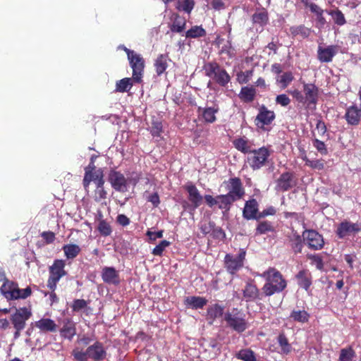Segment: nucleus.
I'll return each instance as SVG.
<instances>
[{
  "label": "nucleus",
  "instance_id": "f257e3e1",
  "mask_svg": "<svg viewBox=\"0 0 361 361\" xmlns=\"http://www.w3.org/2000/svg\"><path fill=\"white\" fill-rule=\"evenodd\" d=\"M267 279L262 290L267 296L272 295L276 293H280L286 287V281L281 274L274 269H269L262 274Z\"/></svg>",
  "mask_w": 361,
  "mask_h": 361
},
{
  "label": "nucleus",
  "instance_id": "f03ea898",
  "mask_svg": "<svg viewBox=\"0 0 361 361\" xmlns=\"http://www.w3.org/2000/svg\"><path fill=\"white\" fill-rule=\"evenodd\" d=\"M224 320L228 327L238 333H243L248 328L245 314L237 308L228 311L224 314Z\"/></svg>",
  "mask_w": 361,
  "mask_h": 361
},
{
  "label": "nucleus",
  "instance_id": "7ed1b4c3",
  "mask_svg": "<svg viewBox=\"0 0 361 361\" xmlns=\"http://www.w3.org/2000/svg\"><path fill=\"white\" fill-rule=\"evenodd\" d=\"M204 70L207 76L213 80L222 87H225L231 80V77L226 71L216 62H209L204 66Z\"/></svg>",
  "mask_w": 361,
  "mask_h": 361
},
{
  "label": "nucleus",
  "instance_id": "20e7f679",
  "mask_svg": "<svg viewBox=\"0 0 361 361\" xmlns=\"http://www.w3.org/2000/svg\"><path fill=\"white\" fill-rule=\"evenodd\" d=\"M128 59L133 69V80L137 83L142 81L145 61L143 58L130 49L126 50Z\"/></svg>",
  "mask_w": 361,
  "mask_h": 361
},
{
  "label": "nucleus",
  "instance_id": "39448f33",
  "mask_svg": "<svg viewBox=\"0 0 361 361\" xmlns=\"http://www.w3.org/2000/svg\"><path fill=\"white\" fill-rule=\"evenodd\" d=\"M269 155V151L264 147L252 149L247 155V161L253 170L259 169L264 165Z\"/></svg>",
  "mask_w": 361,
  "mask_h": 361
},
{
  "label": "nucleus",
  "instance_id": "423d86ee",
  "mask_svg": "<svg viewBox=\"0 0 361 361\" xmlns=\"http://www.w3.org/2000/svg\"><path fill=\"white\" fill-rule=\"evenodd\" d=\"M65 263L63 260L56 259L49 268V277L48 279V288L54 290L56 287V283L59 279L66 274L64 270Z\"/></svg>",
  "mask_w": 361,
  "mask_h": 361
},
{
  "label": "nucleus",
  "instance_id": "0eeeda50",
  "mask_svg": "<svg viewBox=\"0 0 361 361\" xmlns=\"http://www.w3.org/2000/svg\"><path fill=\"white\" fill-rule=\"evenodd\" d=\"M32 313L26 307L16 309V312L12 314L11 321L16 330H23L25 326L26 321L31 317Z\"/></svg>",
  "mask_w": 361,
  "mask_h": 361
},
{
  "label": "nucleus",
  "instance_id": "6e6552de",
  "mask_svg": "<svg viewBox=\"0 0 361 361\" xmlns=\"http://www.w3.org/2000/svg\"><path fill=\"white\" fill-rule=\"evenodd\" d=\"M109 181L116 191L125 192L128 190V181L124 176L118 171H111L109 174Z\"/></svg>",
  "mask_w": 361,
  "mask_h": 361
},
{
  "label": "nucleus",
  "instance_id": "1a4fd4ad",
  "mask_svg": "<svg viewBox=\"0 0 361 361\" xmlns=\"http://www.w3.org/2000/svg\"><path fill=\"white\" fill-rule=\"evenodd\" d=\"M304 240H306L308 245L313 250H321L324 246L322 236L314 230H305L302 233Z\"/></svg>",
  "mask_w": 361,
  "mask_h": 361
},
{
  "label": "nucleus",
  "instance_id": "9d476101",
  "mask_svg": "<svg viewBox=\"0 0 361 361\" xmlns=\"http://www.w3.org/2000/svg\"><path fill=\"white\" fill-rule=\"evenodd\" d=\"M275 118V114L273 111H269L262 105L259 109V114L255 118L256 126L263 128L265 125L270 124Z\"/></svg>",
  "mask_w": 361,
  "mask_h": 361
},
{
  "label": "nucleus",
  "instance_id": "9b49d317",
  "mask_svg": "<svg viewBox=\"0 0 361 361\" xmlns=\"http://www.w3.org/2000/svg\"><path fill=\"white\" fill-rule=\"evenodd\" d=\"M87 354L89 358L94 361H102L106 356V352L104 345L100 342H95L87 348Z\"/></svg>",
  "mask_w": 361,
  "mask_h": 361
},
{
  "label": "nucleus",
  "instance_id": "f8f14e48",
  "mask_svg": "<svg viewBox=\"0 0 361 361\" xmlns=\"http://www.w3.org/2000/svg\"><path fill=\"white\" fill-rule=\"evenodd\" d=\"M338 53V46L330 45L327 47L319 46L317 51V58L322 63L331 62L334 56Z\"/></svg>",
  "mask_w": 361,
  "mask_h": 361
},
{
  "label": "nucleus",
  "instance_id": "ddd939ff",
  "mask_svg": "<svg viewBox=\"0 0 361 361\" xmlns=\"http://www.w3.org/2000/svg\"><path fill=\"white\" fill-rule=\"evenodd\" d=\"M228 194H231L235 200H238L243 197L245 191L240 178H233L229 180Z\"/></svg>",
  "mask_w": 361,
  "mask_h": 361
},
{
  "label": "nucleus",
  "instance_id": "4468645a",
  "mask_svg": "<svg viewBox=\"0 0 361 361\" xmlns=\"http://www.w3.org/2000/svg\"><path fill=\"white\" fill-rule=\"evenodd\" d=\"M258 203L255 199H252L245 202L243 211V216L245 219H258Z\"/></svg>",
  "mask_w": 361,
  "mask_h": 361
},
{
  "label": "nucleus",
  "instance_id": "2eb2a0df",
  "mask_svg": "<svg viewBox=\"0 0 361 361\" xmlns=\"http://www.w3.org/2000/svg\"><path fill=\"white\" fill-rule=\"evenodd\" d=\"M295 182L293 175L288 172L283 173L276 180V189L281 191H286L293 188Z\"/></svg>",
  "mask_w": 361,
  "mask_h": 361
},
{
  "label": "nucleus",
  "instance_id": "dca6fc26",
  "mask_svg": "<svg viewBox=\"0 0 361 361\" xmlns=\"http://www.w3.org/2000/svg\"><path fill=\"white\" fill-rule=\"evenodd\" d=\"M185 189L189 194L188 199L192 204L194 209L197 208L202 202V196L200 194L196 186L192 183L185 185Z\"/></svg>",
  "mask_w": 361,
  "mask_h": 361
},
{
  "label": "nucleus",
  "instance_id": "f3484780",
  "mask_svg": "<svg viewBox=\"0 0 361 361\" xmlns=\"http://www.w3.org/2000/svg\"><path fill=\"white\" fill-rule=\"evenodd\" d=\"M102 278L106 283L118 285L120 283L118 273L114 267L103 268Z\"/></svg>",
  "mask_w": 361,
  "mask_h": 361
},
{
  "label": "nucleus",
  "instance_id": "a211bd4d",
  "mask_svg": "<svg viewBox=\"0 0 361 361\" xmlns=\"http://www.w3.org/2000/svg\"><path fill=\"white\" fill-rule=\"evenodd\" d=\"M360 227L356 224H351L350 222H342L337 228L336 233L340 238L350 235L353 233H356L360 231Z\"/></svg>",
  "mask_w": 361,
  "mask_h": 361
},
{
  "label": "nucleus",
  "instance_id": "6ab92c4d",
  "mask_svg": "<svg viewBox=\"0 0 361 361\" xmlns=\"http://www.w3.org/2000/svg\"><path fill=\"white\" fill-rule=\"evenodd\" d=\"M224 261L227 271L231 274H234L243 267V263H241L240 260H238L235 256L230 254L226 255Z\"/></svg>",
  "mask_w": 361,
  "mask_h": 361
},
{
  "label": "nucleus",
  "instance_id": "aec40b11",
  "mask_svg": "<svg viewBox=\"0 0 361 361\" xmlns=\"http://www.w3.org/2000/svg\"><path fill=\"white\" fill-rule=\"evenodd\" d=\"M303 91L308 104H315L318 97V88L314 84H305Z\"/></svg>",
  "mask_w": 361,
  "mask_h": 361
},
{
  "label": "nucleus",
  "instance_id": "412c9836",
  "mask_svg": "<svg viewBox=\"0 0 361 361\" xmlns=\"http://www.w3.org/2000/svg\"><path fill=\"white\" fill-rule=\"evenodd\" d=\"M32 293L31 288L27 287L25 289H20L18 287L13 289L12 291L5 293L7 300H17L19 298L25 299Z\"/></svg>",
  "mask_w": 361,
  "mask_h": 361
},
{
  "label": "nucleus",
  "instance_id": "4be33fe9",
  "mask_svg": "<svg viewBox=\"0 0 361 361\" xmlns=\"http://www.w3.org/2000/svg\"><path fill=\"white\" fill-rule=\"evenodd\" d=\"M224 307L219 304L210 305L207 309V319L210 324H212L214 321L224 314Z\"/></svg>",
  "mask_w": 361,
  "mask_h": 361
},
{
  "label": "nucleus",
  "instance_id": "5701e85b",
  "mask_svg": "<svg viewBox=\"0 0 361 361\" xmlns=\"http://www.w3.org/2000/svg\"><path fill=\"white\" fill-rule=\"evenodd\" d=\"M35 326L43 332H55L57 327L54 321L47 318H43L36 322Z\"/></svg>",
  "mask_w": 361,
  "mask_h": 361
},
{
  "label": "nucleus",
  "instance_id": "b1692460",
  "mask_svg": "<svg viewBox=\"0 0 361 361\" xmlns=\"http://www.w3.org/2000/svg\"><path fill=\"white\" fill-rule=\"evenodd\" d=\"M345 117L349 124L357 125L361 117L360 111L357 107L351 106L347 109Z\"/></svg>",
  "mask_w": 361,
  "mask_h": 361
},
{
  "label": "nucleus",
  "instance_id": "393cba45",
  "mask_svg": "<svg viewBox=\"0 0 361 361\" xmlns=\"http://www.w3.org/2000/svg\"><path fill=\"white\" fill-rule=\"evenodd\" d=\"M259 295V290L252 282H247L243 290V296L246 301H252L255 300Z\"/></svg>",
  "mask_w": 361,
  "mask_h": 361
},
{
  "label": "nucleus",
  "instance_id": "a878e982",
  "mask_svg": "<svg viewBox=\"0 0 361 361\" xmlns=\"http://www.w3.org/2000/svg\"><path fill=\"white\" fill-rule=\"evenodd\" d=\"M185 305L193 308H202L207 302V300L202 297L190 296L185 300Z\"/></svg>",
  "mask_w": 361,
  "mask_h": 361
},
{
  "label": "nucleus",
  "instance_id": "bb28decb",
  "mask_svg": "<svg viewBox=\"0 0 361 361\" xmlns=\"http://www.w3.org/2000/svg\"><path fill=\"white\" fill-rule=\"evenodd\" d=\"M256 90L252 87H243L239 94L240 99L245 102H251L255 99Z\"/></svg>",
  "mask_w": 361,
  "mask_h": 361
},
{
  "label": "nucleus",
  "instance_id": "cd10ccee",
  "mask_svg": "<svg viewBox=\"0 0 361 361\" xmlns=\"http://www.w3.org/2000/svg\"><path fill=\"white\" fill-rule=\"evenodd\" d=\"M103 216L101 212L98 213L97 220L99 221L97 229L100 234L103 236L110 235L112 230L111 227L108 222L102 219Z\"/></svg>",
  "mask_w": 361,
  "mask_h": 361
},
{
  "label": "nucleus",
  "instance_id": "c85d7f7f",
  "mask_svg": "<svg viewBox=\"0 0 361 361\" xmlns=\"http://www.w3.org/2000/svg\"><path fill=\"white\" fill-rule=\"evenodd\" d=\"M235 201L231 194L218 195V205L220 209H225L228 211Z\"/></svg>",
  "mask_w": 361,
  "mask_h": 361
},
{
  "label": "nucleus",
  "instance_id": "c756f323",
  "mask_svg": "<svg viewBox=\"0 0 361 361\" xmlns=\"http://www.w3.org/2000/svg\"><path fill=\"white\" fill-rule=\"evenodd\" d=\"M235 147L244 154H249L252 149L247 140L240 137L233 141Z\"/></svg>",
  "mask_w": 361,
  "mask_h": 361
},
{
  "label": "nucleus",
  "instance_id": "7c9ffc66",
  "mask_svg": "<svg viewBox=\"0 0 361 361\" xmlns=\"http://www.w3.org/2000/svg\"><path fill=\"white\" fill-rule=\"evenodd\" d=\"M290 246L295 253H298L302 251V240L301 236L296 232L293 233L290 237Z\"/></svg>",
  "mask_w": 361,
  "mask_h": 361
},
{
  "label": "nucleus",
  "instance_id": "2f4dec72",
  "mask_svg": "<svg viewBox=\"0 0 361 361\" xmlns=\"http://www.w3.org/2000/svg\"><path fill=\"white\" fill-rule=\"evenodd\" d=\"M310 314L305 310H293L290 318L295 322L305 323L308 322Z\"/></svg>",
  "mask_w": 361,
  "mask_h": 361
},
{
  "label": "nucleus",
  "instance_id": "473e14b6",
  "mask_svg": "<svg viewBox=\"0 0 361 361\" xmlns=\"http://www.w3.org/2000/svg\"><path fill=\"white\" fill-rule=\"evenodd\" d=\"M186 22L183 18L176 15L172 25L171 26V30L173 32H181L185 28Z\"/></svg>",
  "mask_w": 361,
  "mask_h": 361
},
{
  "label": "nucleus",
  "instance_id": "72a5a7b5",
  "mask_svg": "<svg viewBox=\"0 0 361 361\" xmlns=\"http://www.w3.org/2000/svg\"><path fill=\"white\" fill-rule=\"evenodd\" d=\"M63 250L68 259L75 258L80 251V247L75 244L66 245Z\"/></svg>",
  "mask_w": 361,
  "mask_h": 361
},
{
  "label": "nucleus",
  "instance_id": "f704fd0d",
  "mask_svg": "<svg viewBox=\"0 0 361 361\" xmlns=\"http://www.w3.org/2000/svg\"><path fill=\"white\" fill-rule=\"evenodd\" d=\"M206 35V31L201 26H193L185 33L187 38H197Z\"/></svg>",
  "mask_w": 361,
  "mask_h": 361
},
{
  "label": "nucleus",
  "instance_id": "c9c22d12",
  "mask_svg": "<svg viewBox=\"0 0 361 361\" xmlns=\"http://www.w3.org/2000/svg\"><path fill=\"white\" fill-rule=\"evenodd\" d=\"M167 56L166 55L161 54L155 62L156 72L160 75L162 74L167 68Z\"/></svg>",
  "mask_w": 361,
  "mask_h": 361
},
{
  "label": "nucleus",
  "instance_id": "e433bc0d",
  "mask_svg": "<svg viewBox=\"0 0 361 361\" xmlns=\"http://www.w3.org/2000/svg\"><path fill=\"white\" fill-rule=\"evenodd\" d=\"M237 358L244 361H257L254 352L250 349L240 350L236 355Z\"/></svg>",
  "mask_w": 361,
  "mask_h": 361
},
{
  "label": "nucleus",
  "instance_id": "4c0bfd02",
  "mask_svg": "<svg viewBox=\"0 0 361 361\" xmlns=\"http://www.w3.org/2000/svg\"><path fill=\"white\" fill-rule=\"evenodd\" d=\"M132 85L130 78H123L116 82V91L120 92H128L131 88Z\"/></svg>",
  "mask_w": 361,
  "mask_h": 361
},
{
  "label": "nucleus",
  "instance_id": "58836bf2",
  "mask_svg": "<svg viewBox=\"0 0 361 361\" xmlns=\"http://www.w3.org/2000/svg\"><path fill=\"white\" fill-rule=\"evenodd\" d=\"M355 357V352L352 348H343L341 350L339 361H352Z\"/></svg>",
  "mask_w": 361,
  "mask_h": 361
},
{
  "label": "nucleus",
  "instance_id": "ea45409f",
  "mask_svg": "<svg viewBox=\"0 0 361 361\" xmlns=\"http://www.w3.org/2000/svg\"><path fill=\"white\" fill-rule=\"evenodd\" d=\"M274 231V227L271 223L264 221L260 222L256 228V235L264 234L267 232Z\"/></svg>",
  "mask_w": 361,
  "mask_h": 361
},
{
  "label": "nucleus",
  "instance_id": "a19ab883",
  "mask_svg": "<svg viewBox=\"0 0 361 361\" xmlns=\"http://www.w3.org/2000/svg\"><path fill=\"white\" fill-rule=\"evenodd\" d=\"M296 277L298 279V284L300 286L302 287L305 290H307L311 285V281L307 277H306L305 271H299Z\"/></svg>",
  "mask_w": 361,
  "mask_h": 361
},
{
  "label": "nucleus",
  "instance_id": "79ce46f5",
  "mask_svg": "<svg viewBox=\"0 0 361 361\" xmlns=\"http://www.w3.org/2000/svg\"><path fill=\"white\" fill-rule=\"evenodd\" d=\"M278 341L281 347L283 353L288 354L290 352L291 347L288 343V339L283 334H281L278 337Z\"/></svg>",
  "mask_w": 361,
  "mask_h": 361
},
{
  "label": "nucleus",
  "instance_id": "37998d69",
  "mask_svg": "<svg viewBox=\"0 0 361 361\" xmlns=\"http://www.w3.org/2000/svg\"><path fill=\"white\" fill-rule=\"evenodd\" d=\"M252 20L255 23H258L259 25L266 24L268 20L267 13L266 11L255 13L252 16Z\"/></svg>",
  "mask_w": 361,
  "mask_h": 361
},
{
  "label": "nucleus",
  "instance_id": "c03bdc74",
  "mask_svg": "<svg viewBox=\"0 0 361 361\" xmlns=\"http://www.w3.org/2000/svg\"><path fill=\"white\" fill-rule=\"evenodd\" d=\"M217 109L212 107L206 108L202 114V116L205 121L209 123H213L216 120L215 113Z\"/></svg>",
  "mask_w": 361,
  "mask_h": 361
},
{
  "label": "nucleus",
  "instance_id": "a18cd8bd",
  "mask_svg": "<svg viewBox=\"0 0 361 361\" xmlns=\"http://www.w3.org/2000/svg\"><path fill=\"white\" fill-rule=\"evenodd\" d=\"M331 15L332 18L334 20L335 23H336L338 25H344L346 21L344 17V15L340 10H336L331 13Z\"/></svg>",
  "mask_w": 361,
  "mask_h": 361
},
{
  "label": "nucleus",
  "instance_id": "49530a36",
  "mask_svg": "<svg viewBox=\"0 0 361 361\" xmlns=\"http://www.w3.org/2000/svg\"><path fill=\"white\" fill-rule=\"evenodd\" d=\"M16 288H18L17 283L9 280H6V282H4L2 286L0 288V290L6 298V294H5V293L12 291V290Z\"/></svg>",
  "mask_w": 361,
  "mask_h": 361
},
{
  "label": "nucleus",
  "instance_id": "de8ad7c7",
  "mask_svg": "<svg viewBox=\"0 0 361 361\" xmlns=\"http://www.w3.org/2000/svg\"><path fill=\"white\" fill-rule=\"evenodd\" d=\"M75 334V329L71 325H65L61 330V334L63 337L71 339Z\"/></svg>",
  "mask_w": 361,
  "mask_h": 361
},
{
  "label": "nucleus",
  "instance_id": "09e8293b",
  "mask_svg": "<svg viewBox=\"0 0 361 361\" xmlns=\"http://www.w3.org/2000/svg\"><path fill=\"white\" fill-rule=\"evenodd\" d=\"M290 30L294 35H301L302 37H307L310 34V30L303 25L292 27Z\"/></svg>",
  "mask_w": 361,
  "mask_h": 361
},
{
  "label": "nucleus",
  "instance_id": "8fccbe9b",
  "mask_svg": "<svg viewBox=\"0 0 361 361\" xmlns=\"http://www.w3.org/2000/svg\"><path fill=\"white\" fill-rule=\"evenodd\" d=\"M170 245V242L164 240H161L152 250V254L157 256L161 255L164 250Z\"/></svg>",
  "mask_w": 361,
  "mask_h": 361
},
{
  "label": "nucleus",
  "instance_id": "3c124183",
  "mask_svg": "<svg viewBox=\"0 0 361 361\" xmlns=\"http://www.w3.org/2000/svg\"><path fill=\"white\" fill-rule=\"evenodd\" d=\"M87 302L83 299H76L73 301L72 309L75 312H79L85 308Z\"/></svg>",
  "mask_w": 361,
  "mask_h": 361
},
{
  "label": "nucleus",
  "instance_id": "603ef678",
  "mask_svg": "<svg viewBox=\"0 0 361 361\" xmlns=\"http://www.w3.org/2000/svg\"><path fill=\"white\" fill-rule=\"evenodd\" d=\"M145 198L148 202H150L154 207H158L160 203L159 197L157 192L148 194L145 192Z\"/></svg>",
  "mask_w": 361,
  "mask_h": 361
},
{
  "label": "nucleus",
  "instance_id": "864d4df0",
  "mask_svg": "<svg viewBox=\"0 0 361 361\" xmlns=\"http://www.w3.org/2000/svg\"><path fill=\"white\" fill-rule=\"evenodd\" d=\"M293 80V74L290 72H286L281 75L280 82L282 84L283 88H286Z\"/></svg>",
  "mask_w": 361,
  "mask_h": 361
},
{
  "label": "nucleus",
  "instance_id": "5fc2aeb1",
  "mask_svg": "<svg viewBox=\"0 0 361 361\" xmlns=\"http://www.w3.org/2000/svg\"><path fill=\"white\" fill-rule=\"evenodd\" d=\"M306 164L307 166L312 167V169H318V170H322L324 167L323 161L319 160V159H316V160L307 159Z\"/></svg>",
  "mask_w": 361,
  "mask_h": 361
},
{
  "label": "nucleus",
  "instance_id": "6e6d98bb",
  "mask_svg": "<svg viewBox=\"0 0 361 361\" xmlns=\"http://www.w3.org/2000/svg\"><path fill=\"white\" fill-rule=\"evenodd\" d=\"M73 355L74 356L75 359L78 361H87L89 356L87 354V350L83 351H80L78 349H75L73 351Z\"/></svg>",
  "mask_w": 361,
  "mask_h": 361
},
{
  "label": "nucleus",
  "instance_id": "4d7b16f0",
  "mask_svg": "<svg viewBox=\"0 0 361 361\" xmlns=\"http://www.w3.org/2000/svg\"><path fill=\"white\" fill-rule=\"evenodd\" d=\"M162 131V124L159 121H153L151 127V133L153 136H159Z\"/></svg>",
  "mask_w": 361,
  "mask_h": 361
},
{
  "label": "nucleus",
  "instance_id": "13d9d810",
  "mask_svg": "<svg viewBox=\"0 0 361 361\" xmlns=\"http://www.w3.org/2000/svg\"><path fill=\"white\" fill-rule=\"evenodd\" d=\"M313 145L322 154H327V149L324 142L320 141L318 139H315L313 142Z\"/></svg>",
  "mask_w": 361,
  "mask_h": 361
},
{
  "label": "nucleus",
  "instance_id": "bf43d9fd",
  "mask_svg": "<svg viewBox=\"0 0 361 361\" xmlns=\"http://www.w3.org/2000/svg\"><path fill=\"white\" fill-rule=\"evenodd\" d=\"M194 1L192 0H183L180 7L182 10L187 13H190L194 7Z\"/></svg>",
  "mask_w": 361,
  "mask_h": 361
},
{
  "label": "nucleus",
  "instance_id": "052dcab7",
  "mask_svg": "<svg viewBox=\"0 0 361 361\" xmlns=\"http://www.w3.org/2000/svg\"><path fill=\"white\" fill-rule=\"evenodd\" d=\"M276 102L283 106H286L290 104V99L286 94H282L276 97Z\"/></svg>",
  "mask_w": 361,
  "mask_h": 361
},
{
  "label": "nucleus",
  "instance_id": "680f3d73",
  "mask_svg": "<svg viewBox=\"0 0 361 361\" xmlns=\"http://www.w3.org/2000/svg\"><path fill=\"white\" fill-rule=\"evenodd\" d=\"M163 231H159L157 232H153L148 231L147 233V236L150 240L154 241L157 238H161L163 237Z\"/></svg>",
  "mask_w": 361,
  "mask_h": 361
},
{
  "label": "nucleus",
  "instance_id": "e2e57ef3",
  "mask_svg": "<svg viewBox=\"0 0 361 361\" xmlns=\"http://www.w3.org/2000/svg\"><path fill=\"white\" fill-rule=\"evenodd\" d=\"M106 197V192L104 190V188H97L95 191V200L100 201L102 199H105Z\"/></svg>",
  "mask_w": 361,
  "mask_h": 361
},
{
  "label": "nucleus",
  "instance_id": "0e129e2a",
  "mask_svg": "<svg viewBox=\"0 0 361 361\" xmlns=\"http://www.w3.org/2000/svg\"><path fill=\"white\" fill-rule=\"evenodd\" d=\"M275 213H276L275 209L272 207H270L267 208V209H264V211H262V212L258 214V219L265 217L269 215H274V214H275Z\"/></svg>",
  "mask_w": 361,
  "mask_h": 361
},
{
  "label": "nucleus",
  "instance_id": "69168bd1",
  "mask_svg": "<svg viewBox=\"0 0 361 361\" xmlns=\"http://www.w3.org/2000/svg\"><path fill=\"white\" fill-rule=\"evenodd\" d=\"M204 200L209 207L218 204V195L216 197H213L210 195H206Z\"/></svg>",
  "mask_w": 361,
  "mask_h": 361
},
{
  "label": "nucleus",
  "instance_id": "338daca9",
  "mask_svg": "<svg viewBox=\"0 0 361 361\" xmlns=\"http://www.w3.org/2000/svg\"><path fill=\"white\" fill-rule=\"evenodd\" d=\"M117 221L123 226H126L130 224V219L124 214H119L117 216Z\"/></svg>",
  "mask_w": 361,
  "mask_h": 361
},
{
  "label": "nucleus",
  "instance_id": "774afa93",
  "mask_svg": "<svg viewBox=\"0 0 361 361\" xmlns=\"http://www.w3.org/2000/svg\"><path fill=\"white\" fill-rule=\"evenodd\" d=\"M310 11L316 13L318 16H321L323 13V10L320 8L317 4L311 3L310 5Z\"/></svg>",
  "mask_w": 361,
  "mask_h": 361
}]
</instances>
